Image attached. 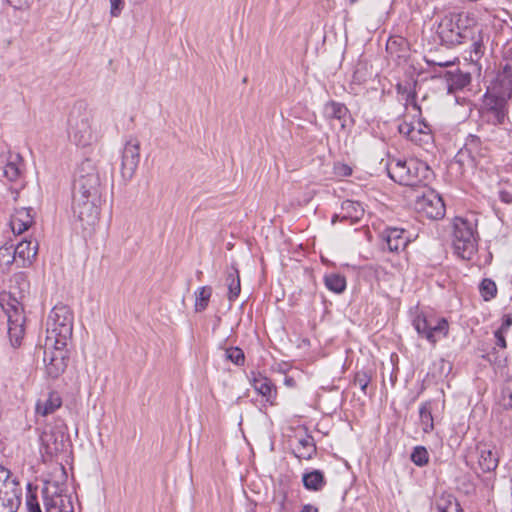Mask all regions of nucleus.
<instances>
[{"mask_svg":"<svg viewBox=\"0 0 512 512\" xmlns=\"http://www.w3.org/2000/svg\"><path fill=\"white\" fill-rule=\"evenodd\" d=\"M479 292L484 301H491L497 296V285L490 278H484L479 284Z\"/></svg>","mask_w":512,"mask_h":512,"instance_id":"37","label":"nucleus"},{"mask_svg":"<svg viewBox=\"0 0 512 512\" xmlns=\"http://www.w3.org/2000/svg\"><path fill=\"white\" fill-rule=\"evenodd\" d=\"M140 161V142L137 138H130L124 146L121 157V175L124 180H130Z\"/></svg>","mask_w":512,"mask_h":512,"instance_id":"11","label":"nucleus"},{"mask_svg":"<svg viewBox=\"0 0 512 512\" xmlns=\"http://www.w3.org/2000/svg\"><path fill=\"white\" fill-rule=\"evenodd\" d=\"M371 381V376L366 371H357L355 373L353 384L359 386L363 394H367V388Z\"/></svg>","mask_w":512,"mask_h":512,"instance_id":"41","label":"nucleus"},{"mask_svg":"<svg viewBox=\"0 0 512 512\" xmlns=\"http://www.w3.org/2000/svg\"><path fill=\"white\" fill-rule=\"evenodd\" d=\"M502 394L504 406L507 408H512V377L508 379Z\"/></svg>","mask_w":512,"mask_h":512,"instance_id":"43","label":"nucleus"},{"mask_svg":"<svg viewBox=\"0 0 512 512\" xmlns=\"http://www.w3.org/2000/svg\"><path fill=\"white\" fill-rule=\"evenodd\" d=\"M302 482L307 490L320 491L326 484L323 472L313 470L303 474Z\"/></svg>","mask_w":512,"mask_h":512,"instance_id":"29","label":"nucleus"},{"mask_svg":"<svg viewBox=\"0 0 512 512\" xmlns=\"http://www.w3.org/2000/svg\"><path fill=\"white\" fill-rule=\"evenodd\" d=\"M501 72L498 76L499 84L502 88L501 97H512V43L503 48Z\"/></svg>","mask_w":512,"mask_h":512,"instance_id":"14","label":"nucleus"},{"mask_svg":"<svg viewBox=\"0 0 512 512\" xmlns=\"http://www.w3.org/2000/svg\"><path fill=\"white\" fill-rule=\"evenodd\" d=\"M100 178L90 160L83 161L76 172L73 185V212L78 219L88 225L98 219Z\"/></svg>","mask_w":512,"mask_h":512,"instance_id":"1","label":"nucleus"},{"mask_svg":"<svg viewBox=\"0 0 512 512\" xmlns=\"http://www.w3.org/2000/svg\"><path fill=\"white\" fill-rule=\"evenodd\" d=\"M364 215V208L360 202L345 200L341 205L339 213L333 215L332 223L344 222L348 225L356 224Z\"/></svg>","mask_w":512,"mask_h":512,"instance_id":"18","label":"nucleus"},{"mask_svg":"<svg viewBox=\"0 0 512 512\" xmlns=\"http://www.w3.org/2000/svg\"><path fill=\"white\" fill-rule=\"evenodd\" d=\"M324 283L328 290L340 294L346 289V279L339 273L327 274Z\"/></svg>","mask_w":512,"mask_h":512,"instance_id":"33","label":"nucleus"},{"mask_svg":"<svg viewBox=\"0 0 512 512\" xmlns=\"http://www.w3.org/2000/svg\"><path fill=\"white\" fill-rule=\"evenodd\" d=\"M348 113L347 107L339 102L330 101L325 105V114L332 119H344Z\"/></svg>","mask_w":512,"mask_h":512,"instance_id":"36","label":"nucleus"},{"mask_svg":"<svg viewBox=\"0 0 512 512\" xmlns=\"http://www.w3.org/2000/svg\"><path fill=\"white\" fill-rule=\"evenodd\" d=\"M228 298L234 301L240 294V276L236 266L232 265L227 272Z\"/></svg>","mask_w":512,"mask_h":512,"instance_id":"30","label":"nucleus"},{"mask_svg":"<svg viewBox=\"0 0 512 512\" xmlns=\"http://www.w3.org/2000/svg\"><path fill=\"white\" fill-rule=\"evenodd\" d=\"M6 489H0V512H16L21 503V488L8 482Z\"/></svg>","mask_w":512,"mask_h":512,"instance_id":"21","label":"nucleus"},{"mask_svg":"<svg viewBox=\"0 0 512 512\" xmlns=\"http://www.w3.org/2000/svg\"><path fill=\"white\" fill-rule=\"evenodd\" d=\"M499 463V456L497 451L484 446L478 449V466L482 472L489 473L490 475L485 478V483L492 489L494 486L495 475L493 472L496 470Z\"/></svg>","mask_w":512,"mask_h":512,"instance_id":"16","label":"nucleus"},{"mask_svg":"<svg viewBox=\"0 0 512 512\" xmlns=\"http://www.w3.org/2000/svg\"><path fill=\"white\" fill-rule=\"evenodd\" d=\"M46 512H73L74 507L68 495L54 494L45 498Z\"/></svg>","mask_w":512,"mask_h":512,"instance_id":"25","label":"nucleus"},{"mask_svg":"<svg viewBox=\"0 0 512 512\" xmlns=\"http://www.w3.org/2000/svg\"><path fill=\"white\" fill-rule=\"evenodd\" d=\"M253 387L260 395L265 397L266 401L273 403L272 400L276 396V389L268 378H255L253 382Z\"/></svg>","mask_w":512,"mask_h":512,"instance_id":"31","label":"nucleus"},{"mask_svg":"<svg viewBox=\"0 0 512 512\" xmlns=\"http://www.w3.org/2000/svg\"><path fill=\"white\" fill-rule=\"evenodd\" d=\"M335 173L341 177H347L352 174V169L346 164L335 165Z\"/></svg>","mask_w":512,"mask_h":512,"instance_id":"46","label":"nucleus"},{"mask_svg":"<svg viewBox=\"0 0 512 512\" xmlns=\"http://www.w3.org/2000/svg\"><path fill=\"white\" fill-rule=\"evenodd\" d=\"M24 160L19 153L8 151L5 156V165L2 168V177L8 182L15 183L23 177Z\"/></svg>","mask_w":512,"mask_h":512,"instance_id":"19","label":"nucleus"},{"mask_svg":"<svg viewBox=\"0 0 512 512\" xmlns=\"http://www.w3.org/2000/svg\"><path fill=\"white\" fill-rule=\"evenodd\" d=\"M62 406V398L58 392L51 391L48 397L41 401L39 400L36 404V413L41 416H48L54 413L57 409Z\"/></svg>","mask_w":512,"mask_h":512,"instance_id":"26","label":"nucleus"},{"mask_svg":"<svg viewBox=\"0 0 512 512\" xmlns=\"http://www.w3.org/2000/svg\"><path fill=\"white\" fill-rule=\"evenodd\" d=\"M436 508L438 512H463L457 499L451 496L442 497L437 501Z\"/></svg>","mask_w":512,"mask_h":512,"instance_id":"38","label":"nucleus"},{"mask_svg":"<svg viewBox=\"0 0 512 512\" xmlns=\"http://www.w3.org/2000/svg\"><path fill=\"white\" fill-rule=\"evenodd\" d=\"M26 508L28 512H42L37 497L34 494H27Z\"/></svg>","mask_w":512,"mask_h":512,"instance_id":"44","label":"nucleus"},{"mask_svg":"<svg viewBox=\"0 0 512 512\" xmlns=\"http://www.w3.org/2000/svg\"><path fill=\"white\" fill-rule=\"evenodd\" d=\"M316 453V446L312 436L306 435L298 439V443L294 448V455L299 459L309 460Z\"/></svg>","mask_w":512,"mask_h":512,"instance_id":"27","label":"nucleus"},{"mask_svg":"<svg viewBox=\"0 0 512 512\" xmlns=\"http://www.w3.org/2000/svg\"><path fill=\"white\" fill-rule=\"evenodd\" d=\"M249 512H256V511H255V509L253 508V509H251Z\"/></svg>","mask_w":512,"mask_h":512,"instance_id":"56","label":"nucleus"},{"mask_svg":"<svg viewBox=\"0 0 512 512\" xmlns=\"http://www.w3.org/2000/svg\"><path fill=\"white\" fill-rule=\"evenodd\" d=\"M380 236L388 251L394 253L404 250L411 241L407 231L398 227H387L381 232Z\"/></svg>","mask_w":512,"mask_h":512,"instance_id":"15","label":"nucleus"},{"mask_svg":"<svg viewBox=\"0 0 512 512\" xmlns=\"http://www.w3.org/2000/svg\"><path fill=\"white\" fill-rule=\"evenodd\" d=\"M42 445L45 447L46 453L53 455L64 449L63 435H57L53 432H44L41 435Z\"/></svg>","mask_w":512,"mask_h":512,"instance_id":"28","label":"nucleus"},{"mask_svg":"<svg viewBox=\"0 0 512 512\" xmlns=\"http://www.w3.org/2000/svg\"><path fill=\"white\" fill-rule=\"evenodd\" d=\"M504 113L501 112V111H496V117H497V120L501 123L504 119Z\"/></svg>","mask_w":512,"mask_h":512,"instance_id":"52","label":"nucleus"},{"mask_svg":"<svg viewBox=\"0 0 512 512\" xmlns=\"http://www.w3.org/2000/svg\"><path fill=\"white\" fill-rule=\"evenodd\" d=\"M358 0H350V3L351 4H354L355 2H357Z\"/></svg>","mask_w":512,"mask_h":512,"instance_id":"55","label":"nucleus"},{"mask_svg":"<svg viewBox=\"0 0 512 512\" xmlns=\"http://www.w3.org/2000/svg\"><path fill=\"white\" fill-rule=\"evenodd\" d=\"M111 9L110 14L112 17H118L124 7V0H110Z\"/></svg>","mask_w":512,"mask_h":512,"instance_id":"45","label":"nucleus"},{"mask_svg":"<svg viewBox=\"0 0 512 512\" xmlns=\"http://www.w3.org/2000/svg\"><path fill=\"white\" fill-rule=\"evenodd\" d=\"M38 251L36 240H23L14 246V254L20 267H25L32 263Z\"/></svg>","mask_w":512,"mask_h":512,"instance_id":"23","label":"nucleus"},{"mask_svg":"<svg viewBox=\"0 0 512 512\" xmlns=\"http://www.w3.org/2000/svg\"><path fill=\"white\" fill-rule=\"evenodd\" d=\"M17 259L14 254V245L5 244L0 247V270L6 272Z\"/></svg>","mask_w":512,"mask_h":512,"instance_id":"34","label":"nucleus"},{"mask_svg":"<svg viewBox=\"0 0 512 512\" xmlns=\"http://www.w3.org/2000/svg\"><path fill=\"white\" fill-rule=\"evenodd\" d=\"M389 177L406 186H417L427 181L432 172L429 166L416 158L390 159L387 164Z\"/></svg>","mask_w":512,"mask_h":512,"instance_id":"4","label":"nucleus"},{"mask_svg":"<svg viewBox=\"0 0 512 512\" xmlns=\"http://www.w3.org/2000/svg\"><path fill=\"white\" fill-rule=\"evenodd\" d=\"M92 114L82 106L74 107L68 119L69 137L80 147H87L97 140V133L92 128Z\"/></svg>","mask_w":512,"mask_h":512,"instance_id":"6","label":"nucleus"},{"mask_svg":"<svg viewBox=\"0 0 512 512\" xmlns=\"http://www.w3.org/2000/svg\"><path fill=\"white\" fill-rule=\"evenodd\" d=\"M396 41L395 40H389L388 43H387V47L389 48L392 44H395Z\"/></svg>","mask_w":512,"mask_h":512,"instance_id":"54","label":"nucleus"},{"mask_svg":"<svg viewBox=\"0 0 512 512\" xmlns=\"http://www.w3.org/2000/svg\"><path fill=\"white\" fill-rule=\"evenodd\" d=\"M301 512H318L317 508L310 505V504H307V505H304Z\"/></svg>","mask_w":512,"mask_h":512,"instance_id":"51","label":"nucleus"},{"mask_svg":"<svg viewBox=\"0 0 512 512\" xmlns=\"http://www.w3.org/2000/svg\"><path fill=\"white\" fill-rule=\"evenodd\" d=\"M211 295L212 288L210 286H202L195 291L194 307L196 312H202L208 307Z\"/></svg>","mask_w":512,"mask_h":512,"instance_id":"35","label":"nucleus"},{"mask_svg":"<svg viewBox=\"0 0 512 512\" xmlns=\"http://www.w3.org/2000/svg\"><path fill=\"white\" fill-rule=\"evenodd\" d=\"M499 199L501 202L509 205L512 203V193L507 190H500Z\"/></svg>","mask_w":512,"mask_h":512,"instance_id":"49","label":"nucleus"},{"mask_svg":"<svg viewBox=\"0 0 512 512\" xmlns=\"http://www.w3.org/2000/svg\"><path fill=\"white\" fill-rule=\"evenodd\" d=\"M411 461L419 467H423L429 462V454L424 446H416L411 454Z\"/></svg>","mask_w":512,"mask_h":512,"instance_id":"39","label":"nucleus"},{"mask_svg":"<svg viewBox=\"0 0 512 512\" xmlns=\"http://www.w3.org/2000/svg\"><path fill=\"white\" fill-rule=\"evenodd\" d=\"M451 16L456 22L455 28L459 32L460 44L468 42L471 32L478 27V18L471 11L451 12Z\"/></svg>","mask_w":512,"mask_h":512,"instance_id":"17","label":"nucleus"},{"mask_svg":"<svg viewBox=\"0 0 512 512\" xmlns=\"http://www.w3.org/2000/svg\"><path fill=\"white\" fill-rule=\"evenodd\" d=\"M225 357L238 366L243 365L245 362L244 352L239 347H230L226 349Z\"/></svg>","mask_w":512,"mask_h":512,"instance_id":"40","label":"nucleus"},{"mask_svg":"<svg viewBox=\"0 0 512 512\" xmlns=\"http://www.w3.org/2000/svg\"><path fill=\"white\" fill-rule=\"evenodd\" d=\"M489 149V143L483 141L480 136L469 135L464 147L456 155L457 162L464 164L467 155L471 162L476 164L481 158L487 156Z\"/></svg>","mask_w":512,"mask_h":512,"instance_id":"13","label":"nucleus"},{"mask_svg":"<svg viewBox=\"0 0 512 512\" xmlns=\"http://www.w3.org/2000/svg\"><path fill=\"white\" fill-rule=\"evenodd\" d=\"M478 232L475 219L455 217L453 220L454 253L463 260H471L478 250Z\"/></svg>","mask_w":512,"mask_h":512,"instance_id":"5","label":"nucleus"},{"mask_svg":"<svg viewBox=\"0 0 512 512\" xmlns=\"http://www.w3.org/2000/svg\"><path fill=\"white\" fill-rule=\"evenodd\" d=\"M456 22L451 13L446 14L439 22L437 27V35L442 44L447 47L460 45V36L455 28Z\"/></svg>","mask_w":512,"mask_h":512,"instance_id":"20","label":"nucleus"},{"mask_svg":"<svg viewBox=\"0 0 512 512\" xmlns=\"http://www.w3.org/2000/svg\"><path fill=\"white\" fill-rule=\"evenodd\" d=\"M468 42H470L469 59L476 66L486 53L487 46L491 42L489 29L478 24V27L468 37Z\"/></svg>","mask_w":512,"mask_h":512,"instance_id":"12","label":"nucleus"},{"mask_svg":"<svg viewBox=\"0 0 512 512\" xmlns=\"http://www.w3.org/2000/svg\"><path fill=\"white\" fill-rule=\"evenodd\" d=\"M30 283L25 273L20 272L13 276L11 291L6 302L0 306L7 316L8 336L13 348L21 346L25 335L26 317L23 300L29 294Z\"/></svg>","mask_w":512,"mask_h":512,"instance_id":"2","label":"nucleus"},{"mask_svg":"<svg viewBox=\"0 0 512 512\" xmlns=\"http://www.w3.org/2000/svg\"><path fill=\"white\" fill-rule=\"evenodd\" d=\"M512 325V317L510 315H504L502 324L497 331H502L504 333H507V331L510 329Z\"/></svg>","mask_w":512,"mask_h":512,"instance_id":"48","label":"nucleus"},{"mask_svg":"<svg viewBox=\"0 0 512 512\" xmlns=\"http://www.w3.org/2000/svg\"><path fill=\"white\" fill-rule=\"evenodd\" d=\"M420 424L424 433H430L434 429L431 402H424L419 408Z\"/></svg>","mask_w":512,"mask_h":512,"instance_id":"32","label":"nucleus"},{"mask_svg":"<svg viewBox=\"0 0 512 512\" xmlns=\"http://www.w3.org/2000/svg\"><path fill=\"white\" fill-rule=\"evenodd\" d=\"M66 347L51 346L48 349L45 346L44 363L47 375L52 379H57L66 369L68 361V352Z\"/></svg>","mask_w":512,"mask_h":512,"instance_id":"10","label":"nucleus"},{"mask_svg":"<svg viewBox=\"0 0 512 512\" xmlns=\"http://www.w3.org/2000/svg\"><path fill=\"white\" fill-rule=\"evenodd\" d=\"M34 210L31 207L15 209L11 216L10 226L14 233L22 234L34 223Z\"/></svg>","mask_w":512,"mask_h":512,"instance_id":"22","label":"nucleus"},{"mask_svg":"<svg viewBox=\"0 0 512 512\" xmlns=\"http://www.w3.org/2000/svg\"><path fill=\"white\" fill-rule=\"evenodd\" d=\"M30 0H8V2L16 9H23L29 6Z\"/></svg>","mask_w":512,"mask_h":512,"instance_id":"50","label":"nucleus"},{"mask_svg":"<svg viewBox=\"0 0 512 512\" xmlns=\"http://www.w3.org/2000/svg\"><path fill=\"white\" fill-rule=\"evenodd\" d=\"M415 208L419 214L432 220L441 219L445 215V204L441 196L434 191H428L418 197Z\"/></svg>","mask_w":512,"mask_h":512,"instance_id":"9","label":"nucleus"},{"mask_svg":"<svg viewBox=\"0 0 512 512\" xmlns=\"http://www.w3.org/2000/svg\"><path fill=\"white\" fill-rule=\"evenodd\" d=\"M285 500H286V495H283L281 501L279 502V506L281 509H284Z\"/></svg>","mask_w":512,"mask_h":512,"instance_id":"53","label":"nucleus"},{"mask_svg":"<svg viewBox=\"0 0 512 512\" xmlns=\"http://www.w3.org/2000/svg\"><path fill=\"white\" fill-rule=\"evenodd\" d=\"M8 482H13L16 485H19V482L16 479L11 478V472L6 467L0 465V489H6L5 486Z\"/></svg>","mask_w":512,"mask_h":512,"instance_id":"42","label":"nucleus"},{"mask_svg":"<svg viewBox=\"0 0 512 512\" xmlns=\"http://www.w3.org/2000/svg\"><path fill=\"white\" fill-rule=\"evenodd\" d=\"M505 334L506 333L497 330L494 332L495 345L501 349H505L507 347Z\"/></svg>","mask_w":512,"mask_h":512,"instance_id":"47","label":"nucleus"},{"mask_svg":"<svg viewBox=\"0 0 512 512\" xmlns=\"http://www.w3.org/2000/svg\"><path fill=\"white\" fill-rule=\"evenodd\" d=\"M412 324L417 333L431 344L444 339L449 332L447 319L434 314L420 312L414 317Z\"/></svg>","mask_w":512,"mask_h":512,"instance_id":"7","label":"nucleus"},{"mask_svg":"<svg viewBox=\"0 0 512 512\" xmlns=\"http://www.w3.org/2000/svg\"><path fill=\"white\" fill-rule=\"evenodd\" d=\"M445 81L448 92L453 93L466 87L471 81V75L469 72H463L459 69H455L454 71L446 72Z\"/></svg>","mask_w":512,"mask_h":512,"instance_id":"24","label":"nucleus"},{"mask_svg":"<svg viewBox=\"0 0 512 512\" xmlns=\"http://www.w3.org/2000/svg\"><path fill=\"white\" fill-rule=\"evenodd\" d=\"M73 313L71 309L64 304H57L51 310L46 329V347L51 346L66 347L72 338L73 333Z\"/></svg>","mask_w":512,"mask_h":512,"instance_id":"3","label":"nucleus"},{"mask_svg":"<svg viewBox=\"0 0 512 512\" xmlns=\"http://www.w3.org/2000/svg\"><path fill=\"white\" fill-rule=\"evenodd\" d=\"M399 133L416 145L425 146L432 143L433 136L430 125L424 119L403 122L398 126Z\"/></svg>","mask_w":512,"mask_h":512,"instance_id":"8","label":"nucleus"}]
</instances>
